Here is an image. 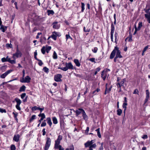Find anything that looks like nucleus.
<instances>
[{
    "instance_id": "f257e3e1",
    "label": "nucleus",
    "mask_w": 150,
    "mask_h": 150,
    "mask_svg": "<svg viewBox=\"0 0 150 150\" xmlns=\"http://www.w3.org/2000/svg\"><path fill=\"white\" fill-rule=\"evenodd\" d=\"M121 52L119 50V48L117 47H115L114 50L112 52L110 56V58L112 59L115 56L116 53V58H120L122 57V56L120 54Z\"/></svg>"
},
{
    "instance_id": "f03ea898",
    "label": "nucleus",
    "mask_w": 150,
    "mask_h": 150,
    "mask_svg": "<svg viewBox=\"0 0 150 150\" xmlns=\"http://www.w3.org/2000/svg\"><path fill=\"white\" fill-rule=\"evenodd\" d=\"M115 31V27L112 23L111 25V30L110 32V38L112 42H115L117 43V38L118 37V34L117 33L115 32V40L114 41L113 39V34Z\"/></svg>"
},
{
    "instance_id": "7ed1b4c3",
    "label": "nucleus",
    "mask_w": 150,
    "mask_h": 150,
    "mask_svg": "<svg viewBox=\"0 0 150 150\" xmlns=\"http://www.w3.org/2000/svg\"><path fill=\"white\" fill-rule=\"evenodd\" d=\"M66 67H58V69H60L64 71H66L68 69H73L74 67L71 63L70 62L68 63H66L65 64Z\"/></svg>"
},
{
    "instance_id": "20e7f679",
    "label": "nucleus",
    "mask_w": 150,
    "mask_h": 150,
    "mask_svg": "<svg viewBox=\"0 0 150 150\" xmlns=\"http://www.w3.org/2000/svg\"><path fill=\"white\" fill-rule=\"evenodd\" d=\"M51 143V139L50 138L47 137V139L46 143L44 148L45 150H47L49 148Z\"/></svg>"
},
{
    "instance_id": "39448f33",
    "label": "nucleus",
    "mask_w": 150,
    "mask_h": 150,
    "mask_svg": "<svg viewBox=\"0 0 150 150\" xmlns=\"http://www.w3.org/2000/svg\"><path fill=\"white\" fill-rule=\"evenodd\" d=\"M22 55V54L21 52L19 50L18 48H17L16 49V52L13 54V58L14 59H15V57L16 58L21 57Z\"/></svg>"
},
{
    "instance_id": "423d86ee",
    "label": "nucleus",
    "mask_w": 150,
    "mask_h": 150,
    "mask_svg": "<svg viewBox=\"0 0 150 150\" xmlns=\"http://www.w3.org/2000/svg\"><path fill=\"white\" fill-rule=\"evenodd\" d=\"M15 100L17 103V104L16 105V109L19 110H21V108L20 107V105L21 103V100L19 98H16L15 99Z\"/></svg>"
},
{
    "instance_id": "0eeeda50",
    "label": "nucleus",
    "mask_w": 150,
    "mask_h": 150,
    "mask_svg": "<svg viewBox=\"0 0 150 150\" xmlns=\"http://www.w3.org/2000/svg\"><path fill=\"white\" fill-rule=\"evenodd\" d=\"M101 77L104 81L105 80L106 77L109 76V74H107V70H103L101 74Z\"/></svg>"
},
{
    "instance_id": "6e6552de",
    "label": "nucleus",
    "mask_w": 150,
    "mask_h": 150,
    "mask_svg": "<svg viewBox=\"0 0 150 150\" xmlns=\"http://www.w3.org/2000/svg\"><path fill=\"white\" fill-rule=\"evenodd\" d=\"M44 108L43 107L40 108V107H37L36 106H35L33 107L31 109L33 111H35L36 110H40L41 113L42 111L44 110Z\"/></svg>"
},
{
    "instance_id": "1a4fd4ad",
    "label": "nucleus",
    "mask_w": 150,
    "mask_h": 150,
    "mask_svg": "<svg viewBox=\"0 0 150 150\" xmlns=\"http://www.w3.org/2000/svg\"><path fill=\"white\" fill-rule=\"evenodd\" d=\"M62 76L61 74H57L54 76V80L56 81H62L61 78H62Z\"/></svg>"
},
{
    "instance_id": "9d476101",
    "label": "nucleus",
    "mask_w": 150,
    "mask_h": 150,
    "mask_svg": "<svg viewBox=\"0 0 150 150\" xmlns=\"http://www.w3.org/2000/svg\"><path fill=\"white\" fill-rule=\"evenodd\" d=\"M12 71V70H9L5 72L2 74L0 76V77L2 79H4L8 74H10Z\"/></svg>"
},
{
    "instance_id": "9b49d317",
    "label": "nucleus",
    "mask_w": 150,
    "mask_h": 150,
    "mask_svg": "<svg viewBox=\"0 0 150 150\" xmlns=\"http://www.w3.org/2000/svg\"><path fill=\"white\" fill-rule=\"evenodd\" d=\"M125 81V79H123L121 81L120 83H118V84L119 87V88H120V90L121 91V87L122 86H123L124 88L125 87V86H126V85L125 84H125L124 83V82Z\"/></svg>"
},
{
    "instance_id": "f8f14e48",
    "label": "nucleus",
    "mask_w": 150,
    "mask_h": 150,
    "mask_svg": "<svg viewBox=\"0 0 150 150\" xmlns=\"http://www.w3.org/2000/svg\"><path fill=\"white\" fill-rule=\"evenodd\" d=\"M58 33L56 32H53L52 33V34L51 36V38L55 40H56L57 39V36H59V35L58 34Z\"/></svg>"
},
{
    "instance_id": "ddd939ff",
    "label": "nucleus",
    "mask_w": 150,
    "mask_h": 150,
    "mask_svg": "<svg viewBox=\"0 0 150 150\" xmlns=\"http://www.w3.org/2000/svg\"><path fill=\"white\" fill-rule=\"evenodd\" d=\"M108 84L106 83L105 85V90L104 93L105 95L107 93H109L111 90L112 88V86H111L110 87L108 88L107 87Z\"/></svg>"
},
{
    "instance_id": "4468645a",
    "label": "nucleus",
    "mask_w": 150,
    "mask_h": 150,
    "mask_svg": "<svg viewBox=\"0 0 150 150\" xmlns=\"http://www.w3.org/2000/svg\"><path fill=\"white\" fill-rule=\"evenodd\" d=\"M53 28L54 29H58L60 26V24L57 22H54L52 24Z\"/></svg>"
},
{
    "instance_id": "2eb2a0df",
    "label": "nucleus",
    "mask_w": 150,
    "mask_h": 150,
    "mask_svg": "<svg viewBox=\"0 0 150 150\" xmlns=\"http://www.w3.org/2000/svg\"><path fill=\"white\" fill-rule=\"evenodd\" d=\"M94 142V140H92L91 141H88L85 144V146L86 147H87L93 144Z\"/></svg>"
},
{
    "instance_id": "dca6fc26",
    "label": "nucleus",
    "mask_w": 150,
    "mask_h": 150,
    "mask_svg": "<svg viewBox=\"0 0 150 150\" xmlns=\"http://www.w3.org/2000/svg\"><path fill=\"white\" fill-rule=\"evenodd\" d=\"M83 111H84V110L81 108H79L76 110L75 111L76 116H78L81 113L83 114Z\"/></svg>"
},
{
    "instance_id": "f3484780",
    "label": "nucleus",
    "mask_w": 150,
    "mask_h": 150,
    "mask_svg": "<svg viewBox=\"0 0 150 150\" xmlns=\"http://www.w3.org/2000/svg\"><path fill=\"white\" fill-rule=\"evenodd\" d=\"M6 59H7V61L8 62L12 64H14L16 63V61L14 60H11L10 58H9L8 56H7L6 58Z\"/></svg>"
},
{
    "instance_id": "a211bd4d",
    "label": "nucleus",
    "mask_w": 150,
    "mask_h": 150,
    "mask_svg": "<svg viewBox=\"0 0 150 150\" xmlns=\"http://www.w3.org/2000/svg\"><path fill=\"white\" fill-rule=\"evenodd\" d=\"M144 16L149 23H150V13L144 14Z\"/></svg>"
},
{
    "instance_id": "6ab92c4d",
    "label": "nucleus",
    "mask_w": 150,
    "mask_h": 150,
    "mask_svg": "<svg viewBox=\"0 0 150 150\" xmlns=\"http://www.w3.org/2000/svg\"><path fill=\"white\" fill-rule=\"evenodd\" d=\"M20 136L19 134L15 135L13 138V140L16 142H18Z\"/></svg>"
},
{
    "instance_id": "aec40b11",
    "label": "nucleus",
    "mask_w": 150,
    "mask_h": 150,
    "mask_svg": "<svg viewBox=\"0 0 150 150\" xmlns=\"http://www.w3.org/2000/svg\"><path fill=\"white\" fill-rule=\"evenodd\" d=\"M62 139V137L61 135H59L58 136V138L55 141V142L58 143H60V141Z\"/></svg>"
},
{
    "instance_id": "412c9836",
    "label": "nucleus",
    "mask_w": 150,
    "mask_h": 150,
    "mask_svg": "<svg viewBox=\"0 0 150 150\" xmlns=\"http://www.w3.org/2000/svg\"><path fill=\"white\" fill-rule=\"evenodd\" d=\"M82 116L83 117V119L86 121H87L88 119V117L87 115H86L85 111H83V112L82 114Z\"/></svg>"
},
{
    "instance_id": "4be33fe9",
    "label": "nucleus",
    "mask_w": 150,
    "mask_h": 150,
    "mask_svg": "<svg viewBox=\"0 0 150 150\" xmlns=\"http://www.w3.org/2000/svg\"><path fill=\"white\" fill-rule=\"evenodd\" d=\"M1 27L0 28V30H1V31L3 32H4L6 30L7 28V27L6 26H4L3 25H1Z\"/></svg>"
},
{
    "instance_id": "5701e85b",
    "label": "nucleus",
    "mask_w": 150,
    "mask_h": 150,
    "mask_svg": "<svg viewBox=\"0 0 150 150\" xmlns=\"http://www.w3.org/2000/svg\"><path fill=\"white\" fill-rule=\"evenodd\" d=\"M74 62L76 66L79 67L80 66L81 64L78 59H74Z\"/></svg>"
},
{
    "instance_id": "b1692460",
    "label": "nucleus",
    "mask_w": 150,
    "mask_h": 150,
    "mask_svg": "<svg viewBox=\"0 0 150 150\" xmlns=\"http://www.w3.org/2000/svg\"><path fill=\"white\" fill-rule=\"evenodd\" d=\"M25 79V83H29L30 82L31 79L29 76H26Z\"/></svg>"
},
{
    "instance_id": "393cba45",
    "label": "nucleus",
    "mask_w": 150,
    "mask_h": 150,
    "mask_svg": "<svg viewBox=\"0 0 150 150\" xmlns=\"http://www.w3.org/2000/svg\"><path fill=\"white\" fill-rule=\"evenodd\" d=\"M47 123L51 127L52 124V122L50 118H47Z\"/></svg>"
},
{
    "instance_id": "a878e982",
    "label": "nucleus",
    "mask_w": 150,
    "mask_h": 150,
    "mask_svg": "<svg viewBox=\"0 0 150 150\" xmlns=\"http://www.w3.org/2000/svg\"><path fill=\"white\" fill-rule=\"evenodd\" d=\"M52 120L53 123L55 124H56L58 123L56 117H54L52 118Z\"/></svg>"
},
{
    "instance_id": "bb28decb",
    "label": "nucleus",
    "mask_w": 150,
    "mask_h": 150,
    "mask_svg": "<svg viewBox=\"0 0 150 150\" xmlns=\"http://www.w3.org/2000/svg\"><path fill=\"white\" fill-rule=\"evenodd\" d=\"M60 144V143H59L55 142L54 148L56 149H58L59 147H60V146H61L59 145Z\"/></svg>"
},
{
    "instance_id": "cd10ccee",
    "label": "nucleus",
    "mask_w": 150,
    "mask_h": 150,
    "mask_svg": "<svg viewBox=\"0 0 150 150\" xmlns=\"http://www.w3.org/2000/svg\"><path fill=\"white\" fill-rule=\"evenodd\" d=\"M45 47H46V51L48 53L49 51L51 50V47L47 45H46Z\"/></svg>"
},
{
    "instance_id": "c85d7f7f",
    "label": "nucleus",
    "mask_w": 150,
    "mask_h": 150,
    "mask_svg": "<svg viewBox=\"0 0 150 150\" xmlns=\"http://www.w3.org/2000/svg\"><path fill=\"white\" fill-rule=\"evenodd\" d=\"M96 131L97 132V135H98V137L99 138H100L101 137V135L100 134V128H99L98 129H96Z\"/></svg>"
},
{
    "instance_id": "c756f323",
    "label": "nucleus",
    "mask_w": 150,
    "mask_h": 150,
    "mask_svg": "<svg viewBox=\"0 0 150 150\" xmlns=\"http://www.w3.org/2000/svg\"><path fill=\"white\" fill-rule=\"evenodd\" d=\"M46 47L45 46H43L41 49V51L43 54H45V53Z\"/></svg>"
},
{
    "instance_id": "7c9ffc66",
    "label": "nucleus",
    "mask_w": 150,
    "mask_h": 150,
    "mask_svg": "<svg viewBox=\"0 0 150 150\" xmlns=\"http://www.w3.org/2000/svg\"><path fill=\"white\" fill-rule=\"evenodd\" d=\"M38 116L39 117H41V118H42V119L43 120L45 118V114L44 113H40L39 115H38Z\"/></svg>"
},
{
    "instance_id": "2f4dec72",
    "label": "nucleus",
    "mask_w": 150,
    "mask_h": 150,
    "mask_svg": "<svg viewBox=\"0 0 150 150\" xmlns=\"http://www.w3.org/2000/svg\"><path fill=\"white\" fill-rule=\"evenodd\" d=\"M26 87L25 86H23L20 88L19 91L20 92L24 91Z\"/></svg>"
},
{
    "instance_id": "473e14b6",
    "label": "nucleus",
    "mask_w": 150,
    "mask_h": 150,
    "mask_svg": "<svg viewBox=\"0 0 150 150\" xmlns=\"http://www.w3.org/2000/svg\"><path fill=\"white\" fill-rule=\"evenodd\" d=\"M127 103H124L122 105V107L123 108H124V112H125L127 109Z\"/></svg>"
},
{
    "instance_id": "72a5a7b5",
    "label": "nucleus",
    "mask_w": 150,
    "mask_h": 150,
    "mask_svg": "<svg viewBox=\"0 0 150 150\" xmlns=\"http://www.w3.org/2000/svg\"><path fill=\"white\" fill-rule=\"evenodd\" d=\"M53 58L54 59H56L57 58V54L55 51L54 52L53 55Z\"/></svg>"
},
{
    "instance_id": "f704fd0d",
    "label": "nucleus",
    "mask_w": 150,
    "mask_h": 150,
    "mask_svg": "<svg viewBox=\"0 0 150 150\" xmlns=\"http://www.w3.org/2000/svg\"><path fill=\"white\" fill-rule=\"evenodd\" d=\"M142 22H139L138 24V26L137 29L138 30H139L140 29V28L142 27Z\"/></svg>"
},
{
    "instance_id": "c9c22d12",
    "label": "nucleus",
    "mask_w": 150,
    "mask_h": 150,
    "mask_svg": "<svg viewBox=\"0 0 150 150\" xmlns=\"http://www.w3.org/2000/svg\"><path fill=\"white\" fill-rule=\"evenodd\" d=\"M122 111L121 109H118L117 110V114L118 115H120L122 113Z\"/></svg>"
},
{
    "instance_id": "e433bc0d",
    "label": "nucleus",
    "mask_w": 150,
    "mask_h": 150,
    "mask_svg": "<svg viewBox=\"0 0 150 150\" xmlns=\"http://www.w3.org/2000/svg\"><path fill=\"white\" fill-rule=\"evenodd\" d=\"M6 47L7 48H12V44L11 43H10V44L7 43L6 45Z\"/></svg>"
},
{
    "instance_id": "4c0bfd02",
    "label": "nucleus",
    "mask_w": 150,
    "mask_h": 150,
    "mask_svg": "<svg viewBox=\"0 0 150 150\" xmlns=\"http://www.w3.org/2000/svg\"><path fill=\"white\" fill-rule=\"evenodd\" d=\"M81 11L83 12L85 9V4L84 3L82 2L81 3Z\"/></svg>"
},
{
    "instance_id": "58836bf2",
    "label": "nucleus",
    "mask_w": 150,
    "mask_h": 150,
    "mask_svg": "<svg viewBox=\"0 0 150 150\" xmlns=\"http://www.w3.org/2000/svg\"><path fill=\"white\" fill-rule=\"evenodd\" d=\"M47 13L48 15L52 14L53 15L54 13V12L52 10H48L47 11Z\"/></svg>"
},
{
    "instance_id": "ea45409f",
    "label": "nucleus",
    "mask_w": 150,
    "mask_h": 150,
    "mask_svg": "<svg viewBox=\"0 0 150 150\" xmlns=\"http://www.w3.org/2000/svg\"><path fill=\"white\" fill-rule=\"evenodd\" d=\"M36 117V115H33L32 116L30 120V122H32L33 120L35 119Z\"/></svg>"
},
{
    "instance_id": "a19ab883",
    "label": "nucleus",
    "mask_w": 150,
    "mask_h": 150,
    "mask_svg": "<svg viewBox=\"0 0 150 150\" xmlns=\"http://www.w3.org/2000/svg\"><path fill=\"white\" fill-rule=\"evenodd\" d=\"M43 70L44 71L47 73L49 71V69L46 67H44L43 68Z\"/></svg>"
},
{
    "instance_id": "79ce46f5",
    "label": "nucleus",
    "mask_w": 150,
    "mask_h": 150,
    "mask_svg": "<svg viewBox=\"0 0 150 150\" xmlns=\"http://www.w3.org/2000/svg\"><path fill=\"white\" fill-rule=\"evenodd\" d=\"M91 148L93 149V148L95 149L96 147V145L95 144H94L90 146H89Z\"/></svg>"
},
{
    "instance_id": "37998d69",
    "label": "nucleus",
    "mask_w": 150,
    "mask_h": 150,
    "mask_svg": "<svg viewBox=\"0 0 150 150\" xmlns=\"http://www.w3.org/2000/svg\"><path fill=\"white\" fill-rule=\"evenodd\" d=\"M146 96L147 98H149V90H146Z\"/></svg>"
},
{
    "instance_id": "c03bdc74",
    "label": "nucleus",
    "mask_w": 150,
    "mask_h": 150,
    "mask_svg": "<svg viewBox=\"0 0 150 150\" xmlns=\"http://www.w3.org/2000/svg\"><path fill=\"white\" fill-rule=\"evenodd\" d=\"M98 50V48L96 47H95L93 49H92V51L94 53H96L97 52Z\"/></svg>"
},
{
    "instance_id": "a18cd8bd",
    "label": "nucleus",
    "mask_w": 150,
    "mask_h": 150,
    "mask_svg": "<svg viewBox=\"0 0 150 150\" xmlns=\"http://www.w3.org/2000/svg\"><path fill=\"white\" fill-rule=\"evenodd\" d=\"M66 40H67L69 38H70L71 39H72L71 38L70 36L69 33L68 34H66Z\"/></svg>"
},
{
    "instance_id": "49530a36",
    "label": "nucleus",
    "mask_w": 150,
    "mask_h": 150,
    "mask_svg": "<svg viewBox=\"0 0 150 150\" xmlns=\"http://www.w3.org/2000/svg\"><path fill=\"white\" fill-rule=\"evenodd\" d=\"M39 61L38 63V64L40 66H41L43 64V63L42 61L40 59H38V60Z\"/></svg>"
},
{
    "instance_id": "de8ad7c7",
    "label": "nucleus",
    "mask_w": 150,
    "mask_h": 150,
    "mask_svg": "<svg viewBox=\"0 0 150 150\" xmlns=\"http://www.w3.org/2000/svg\"><path fill=\"white\" fill-rule=\"evenodd\" d=\"M26 94L25 93H22L21 95V98L22 99H23L26 96Z\"/></svg>"
},
{
    "instance_id": "09e8293b",
    "label": "nucleus",
    "mask_w": 150,
    "mask_h": 150,
    "mask_svg": "<svg viewBox=\"0 0 150 150\" xmlns=\"http://www.w3.org/2000/svg\"><path fill=\"white\" fill-rule=\"evenodd\" d=\"M20 81L22 83H25V79L24 77H22V79H20Z\"/></svg>"
},
{
    "instance_id": "8fccbe9b",
    "label": "nucleus",
    "mask_w": 150,
    "mask_h": 150,
    "mask_svg": "<svg viewBox=\"0 0 150 150\" xmlns=\"http://www.w3.org/2000/svg\"><path fill=\"white\" fill-rule=\"evenodd\" d=\"M16 149V148L14 145H11V150H15Z\"/></svg>"
},
{
    "instance_id": "3c124183",
    "label": "nucleus",
    "mask_w": 150,
    "mask_h": 150,
    "mask_svg": "<svg viewBox=\"0 0 150 150\" xmlns=\"http://www.w3.org/2000/svg\"><path fill=\"white\" fill-rule=\"evenodd\" d=\"M46 123L44 122H43L41 124V126L42 127H44L46 126Z\"/></svg>"
},
{
    "instance_id": "603ef678",
    "label": "nucleus",
    "mask_w": 150,
    "mask_h": 150,
    "mask_svg": "<svg viewBox=\"0 0 150 150\" xmlns=\"http://www.w3.org/2000/svg\"><path fill=\"white\" fill-rule=\"evenodd\" d=\"M150 8H149L147 9H146L145 10V12L146 13H150Z\"/></svg>"
},
{
    "instance_id": "864d4df0",
    "label": "nucleus",
    "mask_w": 150,
    "mask_h": 150,
    "mask_svg": "<svg viewBox=\"0 0 150 150\" xmlns=\"http://www.w3.org/2000/svg\"><path fill=\"white\" fill-rule=\"evenodd\" d=\"M0 112L1 113L4 112L6 113V111L5 110L1 108H0Z\"/></svg>"
},
{
    "instance_id": "5fc2aeb1",
    "label": "nucleus",
    "mask_w": 150,
    "mask_h": 150,
    "mask_svg": "<svg viewBox=\"0 0 150 150\" xmlns=\"http://www.w3.org/2000/svg\"><path fill=\"white\" fill-rule=\"evenodd\" d=\"M101 146L100 147V148L99 149V150H103V143H101Z\"/></svg>"
},
{
    "instance_id": "6e6d98bb",
    "label": "nucleus",
    "mask_w": 150,
    "mask_h": 150,
    "mask_svg": "<svg viewBox=\"0 0 150 150\" xmlns=\"http://www.w3.org/2000/svg\"><path fill=\"white\" fill-rule=\"evenodd\" d=\"M89 60L92 62H93L94 63H96V62L95 61V59L94 58H90Z\"/></svg>"
},
{
    "instance_id": "4d7b16f0",
    "label": "nucleus",
    "mask_w": 150,
    "mask_h": 150,
    "mask_svg": "<svg viewBox=\"0 0 150 150\" xmlns=\"http://www.w3.org/2000/svg\"><path fill=\"white\" fill-rule=\"evenodd\" d=\"M12 113H13V114L14 115V117H17V116L18 115V113L16 112H13Z\"/></svg>"
},
{
    "instance_id": "13d9d810",
    "label": "nucleus",
    "mask_w": 150,
    "mask_h": 150,
    "mask_svg": "<svg viewBox=\"0 0 150 150\" xmlns=\"http://www.w3.org/2000/svg\"><path fill=\"white\" fill-rule=\"evenodd\" d=\"M6 60V58L5 57L2 58L1 59L2 62H7Z\"/></svg>"
},
{
    "instance_id": "bf43d9fd",
    "label": "nucleus",
    "mask_w": 150,
    "mask_h": 150,
    "mask_svg": "<svg viewBox=\"0 0 150 150\" xmlns=\"http://www.w3.org/2000/svg\"><path fill=\"white\" fill-rule=\"evenodd\" d=\"M42 135L43 136L45 135L46 134V132L45 131V128L43 129H42Z\"/></svg>"
},
{
    "instance_id": "052dcab7",
    "label": "nucleus",
    "mask_w": 150,
    "mask_h": 150,
    "mask_svg": "<svg viewBox=\"0 0 150 150\" xmlns=\"http://www.w3.org/2000/svg\"><path fill=\"white\" fill-rule=\"evenodd\" d=\"M148 137L146 135H144L142 137V138L144 139H146Z\"/></svg>"
},
{
    "instance_id": "680f3d73",
    "label": "nucleus",
    "mask_w": 150,
    "mask_h": 150,
    "mask_svg": "<svg viewBox=\"0 0 150 150\" xmlns=\"http://www.w3.org/2000/svg\"><path fill=\"white\" fill-rule=\"evenodd\" d=\"M138 91L137 89H135L133 93L134 94H138Z\"/></svg>"
},
{
    "instance_id": "e2e57ef3",
    "label": "nucleus",
    "mask_w": 150,
    "mask_h": 150,
    "mask_svg": "<svg viewBox=\"0 0 150 150\" xmlns=\"http://www.w3.org/2000/svg\"><path fill=\"white\" fill-rule=\"evenodd\" d=\"M98 9L99 10L100 12H101L102 10V8L101 7V6L100 5V4H99L98 6Z\"/></svg>"
},
{
    "instance_id": "0e129e2a",
    "label": "nucleus",
    "mask_w": 150,
    "mask_h": 150,
    "mask_svg": "<svg viewBox=\"0 0 150 150\" xmlns=\"http://www.w3.org/2000/svg\"><path fill=\"white\" fill-rule=\"evenodd\" d=\"M148 48V46H146V47H144V48L143 51L144 52H145L146 51V50H147V49Z\"/></svg>"
},
{
    "instance_id": "69168bd1",
    "label": "nucleus",
    "mask_w": 150,
    "mask_h": 150,
    "mask_svg": "<svg viewBox=\"0 0 150 150\" xmlns=\"http://www.w3.org/2000/svg\"><path fill=\"white\" fill-rule=\"evenodd\" d=\"M129 39L128 41L129 42H131L132 40V36L131 35L129 36Z\"/></svg>"
},
{
    "instance_id": "338daca9",
    "label": "nucleus",
    "mask_w": 150,
    "mask_h": 150,
    "mask_svg": "<svg viewBox=\"0 0 150 150\" xmlns=\"http://www.w3.org/2000/svg\"><path fill=\"white\" fill-rule=\"evenodd\" d=\"M135 31L134 33V34H135L136 33L137 31V30H138V29H137V28L136 27V26L135 27Z\"/></svg>"
},
{
    "instance_id": "774afa93",
    "label": "nucleus",
    "mask_w": 150,
    "mask_h": 150,
    "mask_svg": "<svg viewBox=\"0 0 150 150\" xmlns=\"http://www.w3.org/2000/svg\"><path fill=\"white\" fill-rule=\"evenodd\" d=\"M58 149L59 150H64V148H63L62 146H60V147H59Z\"/></svg>"
}]
</instances>
